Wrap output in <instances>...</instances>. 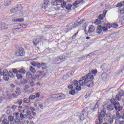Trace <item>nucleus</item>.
I'll return each mask as SVG.
<instances>
[{
	"instance_id": "f257e3e1",
	"label": "nucleus",
	"mask_w": 124,
	"mask_h": 124,
	"mask_svg": "<svg viewBox=\"0 0 124 124\" xmlns=\"http://www.w3.org/2000/svg\"><path fill=\"white\" fill-rule=\"evenodd\" d=\"M22 113H16V117H19L21 120L23 119H29V120H32L33 118L32 116L31 115V112L30 110L24 109L22 110Z\"/></svg>"
},
{
	"instance_id": "f03ea898",
	"label": "nucleus",
	"mask_w": 124,
	"mask_h": 124,
	"mask_svg": "<svg viewBox=\"0 0 124 124\" xmlns=\"http://www.w3.org/2000/svg\"><path fill=\"white\" fill-rule=\"evenodd\" d=\"M51 4L54 6L59 5L55 7V9L56 10H61V7H62V8L65 7L66 2L62 0H52Z\"/></svg>"
},
{
	"instance_id": "7ed1b4c3",
	"label": "nucleus",
	"mask_w": 124,
	"mask_h": 124,
	"mask_svg": "<svg viewBox=\"0 0 124 124\" xmlns=\"http://www.w3.org/2000/svg\"><path fill=\"white\" fill-rule=\"evenodd\" d=\"M117 99L112 98L111 99L110 102L113 104L112 106L114 107V108L116 112V116L117 119L120 118V111L123 109V107L120 106V103L116 102Z\"/></svg>"
},
{
	"instance_id": "20e7f679",
	"label": "nucleus",
	"mask_w": 124,
	"mask_h": 124,
	"mask_svg": "<svg viewBox=\"0 0 124 124\" xmlns=\"http://www.w3.org/2000/svg\"><path fill=\"white\" fill-rule=\"evenodd\" d=\"M85 78H82L78 81L77 80H74L73 82V86L76 87L77 91H80L82 86H85Z\"/></svg>"
},
{
	"instance_id": "39448f33",
	"label": "nucleus",
	"mask_w": 124,
	"mask_h": 124,
	"mask_svg": "<svg viewBox=\"0 0 124 124\" xmlns=\"http://www.w3.org/2000/svg\"><path fill=\"white\" fill-rule=\"evenodd\" d=\"M105 107H106V105L103 106V108L101 111L100 116H99L98 117V119H97L95 122L96 124H102L103 120L102 118H104L105 117V115H106V108H105Z\"/></svg>"
},
{
	"instance_id": "423d86ee",
	"label": "nucleus",
	"mask_w": 124,
	"mask_h": 124,
	"mask_svg": "<svg viewBox=\"0 0 124 124\" xmlns=\"http://www.w3.org/2000/svg\"><path fill=\"white\" fill-rule=\"evenodd\" d=\"M83 3V0H77V1H76L73 4V5H71L70 4H68L65 7V8L66 9H67V10H71V8H73L74 9L77 7H78V4H79V3Z\"/></svg>"
},
{
	"instance_id": "0eeeda50",
	"label": "nucleus",
	"mask_w": 124,
	"mask_h": 124,
	"mask_svg": "<svg viewBox=\"0 0 124 124\" xmlns=\"http://www.w3.org/2000/svg\"><path fill=\"white\" fill-rule=\"evenodd\" d=\"M25 54V50H24V48L22 47L19 48L18 51L16 52V56H20V57H24Z\"/></svg>"
},
{
	"instance_id": "6e6552de",
	"label": "nucleus",
	"mask_w": 124,
	"mask_h": 124,
	"mask_svg": "<svg viewBox=\"0 0 124 124\" xmlns=\"http://www.w3.org/2000/svg\"><path fill=\"white\" fill-rule=\"evenodd\" d=\"M103 31H107V28H105V27H103L100 25L97 26V29H96V33H101V32Z\"/></svg>"
},
{
	"instance_id": "1a4fd4ad",
	"label": "nucleus",
	"mask_w": 124,
	"mask_h": 124,
	"mask_svg": "<svg viewBox=\"0 0 124 124\" xmlns=\"http://www.w3.org/2000/svg\"><path fill=\"white\" fill-rule=\"evenodd\" d=\"M22 5L18 4L16 8L11 9L10 11L11 13H16L17 11L22 10Z\"/></svg>"
},
{
	"instance_id": "9d476101",
	"label": "nucleus",
	"mask_w": 124,
	"mask_h": 124,
	"mask_svg": "<svg viewBox=\"0 0 124 124\" xmlns=\"http://www.w3.org/2000/svg\"><path fill=\"white\" fill-rule=\"evenodd\" d=\"M85 78V85H86V81L87 80H93V74L92 73H89L87 75L85 76V77H82V78Z\"/></svg>"
},
{
	"instance_id": "9b49d317",
	"label": "nucleus",
	"mask_w": 124,
	"mask_h": 124,
	"mask_svg": "<svg viewBox=\"0 0 124 124\" xmlns=\"http://www.w3.org/2000/svg\"><path fill=\"white\" fill-rule=\"evenodd\" d=\"M42 39H43V37L39 36L37 39H35L33 40V44H34L35 46H36V45H37L38 43L41 42Z\"/></svg>"
},
{
	"instance_id": "f8f14e48",
	"label": "nucleus",
	"mask_w": 124,
	"mask_h": 124,
	"mask_svg": "<svg viewBox=\"0 0 124 124\" xmlns=\"http://www.w3.org/2000/svg\"><path fill=\"white\" fill-rule=\"evenodd\" d=\"M124 92L123 91H120L118 94H117L115 97V99H116V100H121V99H122V96H123V95H124Z\"/></svg>"
},
{
	"instance_id": "ddd939ff",
	"label": "nucleus",
	"mask_w": 124,
	"mask_h": 124,
	"mask_svg": "<svg viewBox=\"0 0 124 124\" xmlns=\"http://www.w3.org/2000/svg\"><path fill=\"white\" fill-rule=\"evenodd\" d=\"M99 104H100V100H98L95 105L93 107L92 106H91V109L92 110V111H94L95 109H97L98 108V107L99 106Z\"/></svg>"
},
{
	"instance_id": "4468645a",
	"label": "nucleus",
	"mask_w": 124,
	"mask_h": 124,
	"mask_svg": "<svg viewBox=\"0 0 124 124\" xmlns=\"http://www.w3.org/2000/svg\"><path fill=\"white\" fill-rule=\"evenodd\" d=\"M50 1L49 0H44V3L42 4V8L44 9H46L47 8V5L49 4Z\"/></svg>"
},
{
	"instance_id": "2eb2a0df",
	"label": "nucleus",
	"mask_w": 124,
	"mask_h": 124,
	"mask_svg": "<svg viewBox=\"0 0 124 124\" xmlns=\"http://www.w3.org/2000/svg\"><path fill=\"white\" fill-rule=\"evenodd\" d=\"M0 30H6L8 29V25L5 23H0Z\"/></svg>"
},
{
	"instance_id": "dca6fc26",
	"label": "nucleus",
	"mask_w": 124,
	"mask_h": 124,
	"mask_svg": "<svg viewBox=\"0 0 124 124\" xmlns=\"http://www.w3.org/2000/svg\"><path fill=\"white\" fill-rule=\"evenodd\" d=\"M85 84L87 87H89V88H92L93 86V82L92 80H88L85 82Z\"/></svg>"
},
{
	"instance_id": "f3484780",
	"label": "nucleus",
	"mask_w": 124,
	"mask_h": 124,
	"mask_svg": "<svg viewBox=\"0 0 124 124\" xmlns=\"http://www.w3.org/2000/svg\"><path fill=\"white\" fill-rule=\"evenodd\" d=\"M94 26H93V25H91L89 27L88 32H89V33H92V32H93V31H94Z\"/></svg>"
},
{
	"instance_id": "a211bd4d",
	"label": "nucleus",
	"mask_w": 124,
	"mask_h": 124,
	"mask_svg": "<svg viewBox=\"0 0 124 124\" xmlns=\"http://www.w3.org/2000/svg\"><path fill=\"white\" fill-rule=\"evenodd\" d=\"M16 120H14V123H15V124H21L20 122H21V121H22V119L20 118V117H19V116L16 117Z\"/></svg>"
},
{
	"instance_id": "6ab92c4d",
	"label": "nucleus",
	"mask_w": 124,
	"mask_h": 124,
	"mask_svg": "<svg viewBox=\"0 0 124 124\" xmlns=\"http://www.w3.org/2000/svg\"><path fill=\"white\" fill-rule=\"evenodd\" d=\"M114 108H115V107L112 106V105H109L107 107V109L108 111H112V110H114Z\"/></svg>"
},
{
	"instance_id": "aec40b11",
	"label": "nucleus",
	"mask_w": 124,
	"mask_h": 124,
	"mask_svg": "<svg viewBox=\"0 0 124 124\" xmlns=\"http://www.w3.org/2000/svg\"><path fill=\"white\" fill-rule=\"evenodd\" d=\"M31 77H32L31 73V72H28L26 73V78L28 79V80H30V79H31Z\"/></svg>"
},
{
	"instance_id": "412c9836",
	"label": "nucleus",
	"mask_w": 124,
	"mask_h": 124,
	"mask_svg": "<svg viewBox=\"0 0 124 124\" xmlns=\"http://www.w3.org/2000/svg\"><path fill=\"white\" fill-rule=\"evenodd\" d=\"M15 93H16V94H17V95H19V94H21V93H22V90H21V89H20V88H17L16 89Z\"/></svg>"
},
{
	"instance_id": "4be33fe9",
	"label": "nucleus",
	"mask_w": 124,
	"mask_h": 124,
	"mask_svg": "<svg viewBox=\"0 0 124 124\" xmlns=\"http://www.w3.org/2000/svg\"><path fill=\"white\" fill-rule=\"evenodd\" d=\"M51 97L53 100H57V99H59V94H52Z\"/></svg>"
},
{
	"instance_id": "5701e85b",
	"label": "nucleus",
	"mask_w": 124,
	"mask_h": 124,
	"mask_svg": "<svg viewBox=\"0 0 124 124\" xmlns=\"http://www.w3.org/2000/svg\"><path fill=\"white\" fill-rule=\"evenodd\" d=\"M29 69L30 71L32 73H35L36 72V70L32 66H30Z\"/></svg>"
},
{
	"instance_id": "b1692460",
	"label": "nucleus",
	"mask_w": 124,
	"mask_h": 124,
	"mask_svg": "<svg viewBox=\"0 0 124 124\" xmlns=\"http://www.w3.org/2000/svg\"><path fill=\"white\" fill-rule=\"evenodd\" d=\"M65 98V95L62 93L58 94V99H64Z\"/></svg>"
},
{
	"instance_id": "393cba45",
	"label": "nucleus",
	"mask_w": 124,
	"mask_h": 124,
	"mask_svg": "<svg viewBox=\"0 0 124 124\" xmlns=\"http://www.w3.org/2000/svg\"><path fill=\"white\" fill-rule=\"evenodd\" d=\"M3 79L4 80V81H8V80H9V76H8V75H5L3 77Z\"/></svg>"
},
{
	"instance_id": "a878e982",
	"label": "nucleus",
	"mask_w": 124,
	"mask_h": 124,
	"mask_svg": "<svg viewBox=\"0 0 124 124\" xmlns=\"http://www.w3.org/2000/svg\"><path fill=\"white\" fill-rule=\"evenodd\" d=\"M41 67L43 70L44 69H46L47 68V64L46 63H41Z\"/></svg>"
},
{
	"instance_id": "bb28decb",
	"label": "nucleus",
	"mask_w": 124,
	"mask_h": 124,
	"mask_svg": "<svg viewBox=\"0 0 124 124\" xmlns=\"http://www.w3.org/2000/svg\"><path fill=\"white\" fill-rule=\"evenodd\" d=\"M30 98H25L23 101V102H24V103H30V102H31V100H30Z\"/></svg>"
},
{
	"instance_id": "cd10ccee",
	"label": "nucleus",
	"mask_w": 124,
	"mask_h": 124,
	"mask_svg": "<svg viewBox=\"0 0 124 124\" xmlns=\"http://www.w3.org/2000/svg\"><path fill=\"white\" fill-rule=\"evenodd\" d=\"M122 6H124V1H122L117 4V7H122Z\"/></svg>"
},
{
	"instance_id": "c85d7f7f",
	"label": "nucleus",
	"mask_w": 124,
	"mask_h": 124,
	"mask_svg": "<svg viewBox=\"0 0 124 124\" xmlns=\"http://www.w3.org/2000/svg\"><path fill=\"white\" fill-rule=\"evenodd\" d=\"M18 73L23 75L26 74V70L24 69H21L18 70Z\"/></svg>"
},
{
	"instance_id": "c756f323",
	"label": "nucleus",
	"mask_w": 124,
	"mask_h": 124,
	"mask_svg": "<svg viewBox=\"0 0 124 124\" xmlns=\"http://www.w3.org/2000/svg\"><path fill=\"white\" fill-rule=\"evenodd\" d=\"M3 76L4 75H8V71L6 69H5L3 70V72H2Z\"/></svg>"
},
{
	"instance_id": "7c9ffc66",
	"label": "nucleus",
	"mask_w": 124,
	"mask_h": 124,
	"mask_svg": "<svg viewBox=\"0 0 124 124\" xmlns=\"http://www.w3.org/2000/svg\"><path fill=\"white\" fill-rule=\"evenodd\" d=\"M106 78H107V74L103 73L102 74V78L103 79V80H106Z\"/></svg>"
},
{
	"instance_id": "2f4dec72",
	"label": "nucleus",
	"mask_w": 124,
	"mask_h": 124,
	"mask_svg": "<svg viewBox=\"0 0 124 124\" xmlns=\"http://www.w3.org/2000/svg\"><path fill=\"white\" fill-rule=\"evenodd\" d=\"M19 31V28H16V29H13L12 32V33H14V34H16L17 33V31Z\"/></svg>"
},
{
	"instance_id": "473e14b6",
	"label": "nucleus",
	"mask_w": 124,
	"mask_h": 124,
	"mask_svg": "<svg viewBox=\"0 0 124 124\" xmlns=\"http://www.w3.org/2000/svg\"><path fill=\"white\" fill-rule=\"evenodd\" d=\"M8 75L9 77H10L11 78H13V77H14V75H13V73L11 71L8 72Z\"/></svg>"
},
{
	"instance_id": "72a5a7b5",
	"label": "nucleus",
	"mask_w": 124,
	"mask_h": 124,
	"mask_svg": "<svg viewBox=\"0 0 124 124\" xmlns=\"http://www.w3.org/2000/svg\"><path fill=\"white\" fill-rule=\"evenodd\" d=\"M79 119L80 121H84V119H85V116H84L83 113H81L79 115Z\"/></svg>"
},
{
	"instance_id": "f704fd0d",
	"label": "nucleus",
	"mask_w": 124,
	"mask_h": 124,
	"mask_svg": "<svg viewBox=\"0 0 124 124\" xmlns=\"http://www.w3.org/2000/svg\"><path fill=\"white\" fill-rule=\"evenodd\" d=\"M82 23H83V21H75V26H79V25H81V24H82Z\"/></svg>"
},
{
	"instance_id": "c9c22d12",
	"label": "nucleus",
	"mask_w": 124,
	"mask_h": 124,
	"mask_svg": "<svg viewBox=\"0 0 124 124\" xmlns=\"http://www.w3.org/2000/svg\"><path fill=\"white\" fill-rule=\"evenodd\" d=\"M105 27L106 28H105V29H111V28H112V25H111L110 23H108V24H106L105 25Z\"/></svg>"
},
{
	"instance_id": "e433bc0d",
	"label": "nucleus",
	"mask_w": 124,
	"mask_h": 124,
	"mask_svg": "<svg viewBox=\"0 0 124 124\" xmlns=\"http://www.w3.org/2000/svg\"><path fill=\"white\" fill-rule=\"evenodd\" d=\"M2 123L3 124H9V120L6 119H4L2 120Z\"/></svg>"
},
{
	"instance_id": "4c0bfd02",
	"label": "nucleus",
	"mask_w": 124,
	"mask_h": 124,
	"mask_svg": "<svg viewBox=\"0 0 124 124\" xmlns=\"http://www.w3.org/2000/svg\"><path fill=\"white\" fill-rule=\"evenodd\" d=\"M101 23V21L100 19H96L94 21L95 25H99Z\"/></svg>"
},
{
	"instance_id": "58836bf2",
	"label": "nucleus",
	"mask_w": 124,
	"mask_h": 124,
	"mask_svg": "<svg viewBox=\"0 0 124 124\" xmlns=\"http://www.w3.org/2000/svg\"><path fill=\"white\" fill-rule=\"evenodd\" d=\"M29 99H31V100L34 99V98H36L35 95H31L29 96Z\"/></svg>"
},
{
	"instance_id": "ea45409f",
	"label": "nucleus",
	"mask_w": 124,
	"mask_h": 124,
	"mask_svg": "<svg viewBox=\"0 0 124 124\" xmlns=\"http://www.w3.org/2000/svg\"><path fill=\"white\" fill-rule=\"evenodd\" d=\"M22 92L24 93H28V94L29 90L27 88H23V90H22Z\"/></svg>"
},
{
	"instance_id": "a19ab883",
	"label": "nucleus",
	"mask_w": 124,
	"mask_h": 124,
	"mask_svg": "<svg viewBox=\"0 0 124 124\" xmlns=\"http://www.w3.org/2000/svg\"><path fill=\"white\" fill-rule=\"evenodd\" d=\"M119 27V25L117 24V23H113L112 25H111V28H118Z\"/></svg>"
},
{
	"instance_id": "79ce46f5",
	"label": "nucleus",
	"mask_w": 124,
	"mask_h": 124,
	"mask_svg": "<svg viewBox=\"0 0 124 124\" xmlns=\"http://www.w3.org/2000/svg\"><path fill=\"white\" fill-rule=\"evenodd\" d=\"M8 120L10 122H13V121H14V118H13V116H8Z\"/></svg>"
},
{
	"instance_id": "37998d69",
	"label": "nucleus",
	"mask_w": 124,
	"mask_h": 124,
	"mask_svg": "<svg viewBox=\"0 0 124 124\" xmlns=\"http://www.w3.org/2000/svg\"><path fill=\"white\" fill-rule=\"evenodd\" d=\"M12 71L15 74H17V73H18V72H19V71H18V70H17V69H12Z\"/></svg>"
},
{
	"instance_id": "c03bdc74",
	"label": "nucleus",
	"mask_w": 124,
	"mask_h": 124,
	"mask_svg": "<svg viewBox=\"0 0 124 124\" xmlns=\"http://www.w3.org/2000/svg\"><path fill=\"white\" fill-rule=\"evenodd\" d=\"M16 77L17 79H22V78H23V76L20 74H16Z\"/></svg>"
},
{
	"instance_id": "a18cd8bd",
	"label": "nucleus",
	"mask_w": 124,
	"mask_h": 124,
	"mask_svg": "<svg viewBox=\"0 0 124 124\" xmlns=\"http://www.w3.org/2000/svg\"><path fill=\"white\" fill-rule=\"evenodd\" d=\"M70 94H71L72 95H74L75 93V90H73L70 91L69 92Z\"/></svg>"
},
{
	"instance_id": "49530a36",
	"label": "nucleus",
	"mask_w": 124,
	"mask_h": 124,
	"mask_svg": "<svg viewBox=\"0 0 124 124\" xmlns=\"http://www.w3.org/2000/svg\"><path fill=\"white\" fill-rule=\"evenodd\" d=\"M113 122H114V121H113V118H109V119L108 120V124H113Z\"/></svg>"
},
{
	"instance_id": "de8ad7c7",
	"label": "nucleus",
	"mask_w": 124,
	"mask_h": 124,
	"mask_svg": "<svg viewBox=\"0 0 124 124\" xmlns=\"http://www.w3.org/2000/svg\"><path fill=\"white\" fill-rule=\"evenodd\" d=\"M6 98H7V99H11V94H7V95H6Z\"/></svg>"
},
{
	"instance_id": "09e8293b",
	"label": "nucleus",
	"mask_w": 124,
	"mask_h": 124,
	"mask_svg": "<svg viewBox=\"0 0 124 124\" xmlns=\"http://www.w3.org/2000/svg\"><path fill=\"white\" fill-rule=\"evenodd\" d=\"M7 2L5 4V6H8L11 4L10 2H11V1L10 0H7Z\"/></svg>"
},
{
	"instance_id": "8fccbe9b",
	"label": "nucleus",
	"mask_w": 124,
	"mask_h": 124,
	"mask_svg": "<svg viewBox=\"0 0 124 124\" xmlns=\"http://www.w3.org/2000/svg\"><path fill=\"white\" fill-rule=\"evenodd\" d=\"M99 20H103V18H104V16H103V15H100L99 16Z\"/></svg>"
},
{
	"instance_id": "3c124183",
	"label": "nucleus",
	"mask_w": 124,
	"mask_h": 124,
	"mask_svg": "<svg viewBox=\"0 0 124 124\" xmlns=\"http://www.w3.org/2000/svg\"><path fill=\"white\" fill-rule=\"evenodd\" d=\"M36 67H37V68H40V67H41V63H40L39 62H37L36 64Z\"/></svg>"
},
{
	"instance_id": "603ef678",
	"label": "nucleus",
	"mask_w": 124,
	"mask_h": 124,
	"mask_svg": "<svg viewBox=\"0 0 124 124\" xmlns=\"http://www.w3.org/2000/svg\"><path fill=\"white\" fill-rule=\"evenodd\" d=\"M33 89H30L28 90V94L29 93H33L34 92Z\"/></svg>"
},
{
	"instance_id": "864d4df0",
	"label": "nucleus",
	"mask_w": 124,
	"mask_h": 124,
	"mask_svg": "<svg viewBox=\"0 0 124 124\" xmlns=\"http://www.w3.org/2000/svg\"><path fill=\"white\" fill-rule=\"evenodd\" d=\"M37 63L34 62H31V65H32L33 66H34V67H36V64H37Z\"/></svg>"
},
{
	"instance_id": "5fc2aeb1",
	"label": "nucleus",
	"mask_w": 124,
	"mask_h": 124,
	"mask_svg": "<svg viewBox=\"0 0 124 124\" xmlns=\"http://www.w3.org/2000/svg\"><path fill=\"white\" fill-rule=\"evenodd\" d=\"M106 116L107 117V118H111V117H112V114H111L110 113H107Z\"/></svg>"
},
{
	"instance_id": "6e6d98bb",
	"label": "nucleus",
	"mask_w": 124,
	"mask_h": 124,
	"mask_svg": "<svg viewBox=\"0 0 124 124\" xmlns=\"http://www.w3.org/2000/svg\"><path fill=\"white\" fill-rule=\"evenodd\" d=\"M118 12H120L121 13V14H124V8L119 10Z\"/></svg>"
},
{
	"instance_id": "4d7b16f0",
	"label": "nucleus",
	"mask_w": 124,
	"mask_h": 124,
	"mask_svg": "<svg viewBox=\"0 0 124 124\" xmlns=\"http://www.w3.org/2000/svg\"><path fill=\"white\" fill-rule=\"evenodd\" d=\"M97 73V70H92V74H94V75H95Z\"/></svg>"
},
{
	"instance_id": "13d9d810",
	"label": "nucleus",
	"mask_w": 124,
	"mask_h": 124,
	"mask_svg": "<svg viewBox=\"0 0 124 124\" xmlns=\"http://www.w3.org/2000/svg\"><path fill=\"white\" fill-rule=\"evenodd\" d=\"M107 66L106 65V64H104L102 66H101V68H102V69H104L106 68Z\"/></svg>"
},
{
	"instance_id": "bf43d9fd",
	"label": "nucleus",
	"mask_w": 124,
	"mask_h": 124,
	"mask_svg": "<svg viewBox=\"0 0 124 124\" xmlns=\"http://www.w3.org/2000/svg\"><path fill=\"white\" fill-rule=\"evenodd\" d=\"M38 106V107H39V108H40V109H43V105L42 103L39 104Z\"/></svg>"
},
{
	"instance_id": "052dcab7",
	"label": "nucleus",
	"mask_w": 124,
	"mask_h": 124,
	"mask_svg": "<svg viewBox=\"0 0 124 124\" xmlns=\"http://www.w3.org/2000/svg\"><path fill=\"white\" fill-rule=\"evenodd\" d=\"M23 102V101H22V100H18L17 101V103L19 104V105H21V104H22Z\"/></svg>"
},
{
	"instance_id": "680f3d73",
	"label": "nucleus",
	"mask_w": 124,
	"mask_h": 124,
	"mask_svg": "<svg viewBox=\"0 0 124 124\" xmlns=\"http://www.w3.org/2000/svg\"><path fill=\"white\" fill-rule=\"evenodd\" d=\"M17 22H24V18H18Z\"/></svg>"
},
{
	"instance_id": "e2e57ef3",
	"label": "nucleus",
	"mask_w": 124,
	"mask_h": 124,
	"mask_svg": "<svg viewBox=\"0 0 124 124\" xmlns=\"http://www.w3.org/2000/svg\"><path fill=\"white\" fill-rule=\"evenodd\" d=\"M39 95H40V94H39V93H35V96H36V98H38L39 97Z\"/></svg>"
},
{
	"instance_id": "0e129e2a",
	"label": "nucleus",
	"mask_w": 124,
	"mask_h": 124,
	"mask_svg": "<svg viewBox=\"0 0 124 124\" xmlns=\"http://www.w3.org/2000/svg\"><path fill=\"white\" fill-rule=\"evenodd\" d=\"M11 113V110H7L6 111V113L7 115H10V114Z\"/></svg>"
},
{
	"instance_id": "69168bd1",
	"label": "nucleus",
	"mask_w": 124,
	"mask_h": 124,
	"mask_svg": "<svg viewBox=\"0 0 124 124\" xmlns=\"http://www.w3.org/2000/svg\"><path fill=\"white\" fill-rule=\"evenodd\" d=\"M28 27V24H24L22 25V28L23 29H26V28H27Z\"/></svg>"
},
{
	"instance_id": "338daca9",
	"label": "nucleus",
	"mask_w": 124,
	"mask_h": 124,
	"mask_svg": "<svg viewBox=\"0 0 124 124\" xmlns=\"http://www.w3.org/2000/svg\"><path fill=\"white\" fill-rule=\"evenodd\" d=\"M29 85H30V86H31V87H33V86H34V83H33V82H29Z\"/></svg>"
},
{
	"instance_id": "774afa93",
	"label": "nucleus",
	"mask_w": 124,
	"mask_h": 124,
	"mask_svg": "<svg viewBox=\"0 0 124 124\" xmlns=\"http://www.w3.org/2000/svg\"><path fill=\"white\" fill-rule=\"evenodd\" d=\"M16 108H17V106H16V105H13L12 107V109L13 110H16Z\"/></svg>"
}]
</instances>
